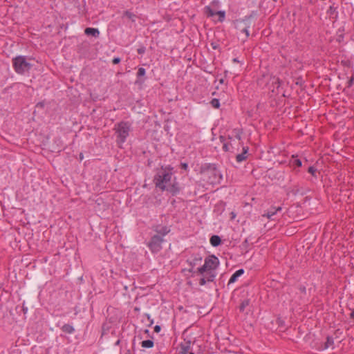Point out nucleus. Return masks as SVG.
Instances as JSON below:
<instances>
[{
    "instance_id": "nucleus-15",
    "label": "nucleus",
    "mask_w": 354,
    "mask_h": 354,
    "mask_svg": "<svg viewBox=\"0 0 354 354\" xmlns=\"http://www.w3.org/2000/svg\"><path fill=\"white\" fill-rule=\"evenodd\" d=\"M62 330L63 332L68 334H72L75 331L73 326L70 324H64L62 327Z\"/></svg>"
},
{
    "instance_id": "nucleus-8",
    "label": "nucleus",
    "mask_w": 354,
    "mask_h": 354,
    "mask_svg": "<svg viewBox=\"0 0 354 354\" xmlns=\"http://www.w3.org/2000/svg\"><path fill=\"white\" fill-rule=\"evenodd\" d=\"M202 261V257L197 254L192 256L189 259L187 260V263L189 265L190 267H192V268H194V267L198 264H200Z\"/></svg>"
},
{
    "instance_id": "nucleus-13",
    "label": "nucleus",
    "mask_w": 354,
    "mask_h": 354,
    "mask_svg": "<svg viewBox=\"0 0 354 354\" xmlns=\"http://www.w3.org/2000/svg\"><path fill=\"white\" fill-rule=\"evenodd\" d=\"M202 275H203V277H205V279L207 281H209V282L213 281L214 278L216 277V274L214 273V271L207 270Z\"/></svg>"
},
{
    "instance_id": "nucleus-33",
    "label": "nucleus",
    "mask_w": 354,
    "mask_h": 354,
    "mask_svg": "<svg viewBox=\"0 0 354 354\" xmlns=\"http://www.w3.org/2000/svg\"><path fill=\"white\" fill-rule=\"evenodd\" d=\"M161 330V327L159 326V325H156L155 327H154V331L156 333H159Z\"/></svg>"
},
{
    "instance_id": "nucleus-2",
    "label": "nucleus",
    "mask_w": 354,
    "mask_h": 354,
    "mask_svg": "<svg viewBox=\"0 0 354 354\" xmlns=\"http://www.w3.org/2000/svg\"><path fill=\"white\" fill-rule=\"evenodd\" d=\"M113 130L116 135V142L120 147H122L132 130L131 124L125 121L120 122L115 124Z\"/></svg>"
},
{
    "instance_id": "nucleus-31",
    "label": "nucleus",
    "mask_w": 354,
    "mask_h": 354,
    "mask_svg": "<svg viewBox=\"0 0 354 354\" xmlns=\"http://www.w3.org/2000/svg\"><path fill=\"white\" fill-rule=\"evenodd\" d=\"M180 167L182 169H184V170H187L188 169V165L185 162H182L180 164Z\"/></svg>"
},
{
    "instance_id": "nucleus-28",
    "label": "nucleus",
    "mask_w": 354,
    "mask_h": 354,
    "mask_svg": "<svg viewBox=\"0 0 354 354\" xmlns=\"http://www.w3.org/2000/svg\"><path fill=\"white\" fill-rule=\"evenodd\" d=\"M207 281L205 277H202L200 279L199 284L201 286H204L206 283Z\"/></svg>"
},
{
    "instance_id": "nucleus-1",
    "label": "nucleus",
    "mask_w": 354,
    "mask_h": 354,
    "mask_svg": "<svg viewBox=\"0 0 354 354\" xmlns=\"http://www.w3.org/2000/svg\"><path fill=\"white\" fill-rule=\"evenodd\" d=\"M156 187L161 191H167L172 195H176L180 192L178 183L172 173V168L163 167L158 169L153 178Z\"/></svg>"
},
{
    "instance_id": "nucleus-27",
    "label": "nucleus",
    "mask_w": 354,
    "mask_h": 354,
    "mask_svg": "<svg viewBox=\"0 0 354 354\" xmlns=\"http://www.w3.org/2000/svg\"><path fill=\"white\" fill-rule=\"evenodd\" d=\"M293 164L297 167L301 166V161L299 159L294 160Z\"/></svg>"
},
{
    "instance_id": "nucleus-9",
    "label": "nucleus",
    "mask_w": 354,
    "mask_h": 354,
    "mask_svg": "<svg viewBox=\"0 0 354 354\" xmlns=\"http://www.w3.org/2000/svg\"><path fill=\"white\" fill-rule=\"evenodd\" d=\"M282 208L281 207H271L267 212L266 214L263 216H266L269 219H273V216L278 212L281 211Z\"/></svg>"
},
{
    "instance_id": "nucleus-26",
    "label": "nucleus",
    "mask_w": 354,
    "mask_h": 354,
    "mask_svg": "<svg viewBox=\"0 0 354 354\" xmlns=\"http://www.w3.org/2000/svg\"><path fill=\"white\" fill-rule=\"evenodd\" d=\"M308 172H309L310 174H311L313 176H315V173H316V171H317V169H316L314 167H310L308 168Z\"/></svg>"
},
{
    "instance_id": "nucleus-7",
    "label": "nucleus",
    "mask_w": 354,
    "mask_h": 354,
    "mask_svg": "<svg viewBox=\"0 0 354 354\" xmlns=\"http://www.w3.org/2000/svg\"><path fill=\"white\" fill-rule=\"evenodd\" d=\"M153 230L156 232V235H160L162 238L170 232L169 227L160 225L154 226Z\"/></svg>"
},
{
    "instance_id": "nucleus-19",
    "label": "nucleus",
    "mask_w": 354,
    "mask_h": 354,
    "mask_svg": "<svg viewBox=\"0 0 354 354\" xmlns=\"http://www.w3.org/2000/svg\"><path fill=\"white\" fill-rule=\"evenodd\" d=\"M210 104L215 109H218L220 107L219 100L216 98L212 99L210 102Z\"/></svg>"
},
{
    "instance_id": "nucleus-6",
    "label": "nucleus",
    "mask_w": 354,
    "mask_h": 354,
    "mask_svg": "<svg viewBox=\"0 0 354 354\" xmlns=\"http://www.w3.org/2000/svg\"><path fill=\"white\" fill-rule=\"evenodd\" d=\"M207 173L213 176L214 177V179L211 180L210 181L211 183H215L216 182H218L222 178V175L214 166H213L212 167H209V169L207 171Z\"/></svg>"
},
{
    "instance_id": "nucleus-5",
    "label": "nucleus",
    "mask_w": 354,
    "mask_h": 354,
    "mask_svg": "<svg viewBox=\"0 0 354 354\" xmlns=\"http://www.w3.org/2000/svg\"><path fill=\"white\" fill-rule=\"evenodd\" d=\"M164 241L165 240L161 236L153 235L147 243V246L151 252L157 253L162 250V244Z\"/></svg>"
},
{
    "instance_id": "nucleus-3",
    "label": "nucleus",
    "mask_w": 354,
    "mask_h": 354,
    "mask_svg": "<svg viewBox=\"0 0 354 354\" xmlns=\"http://www.w3.org/2000/svg\"><path fill=\"white\" fill-rule=\"evenodd\" d=\"M12 62L15 72L20 75L28 72L32 68V64L28 62L26 56H17L12 58Z\"/></svg>"
},
{
    "instance_id": "nucleus-22",
    "label": "nucleus",
    "mask_w": 354,
    "mask_h": 354,
    "mask_svg": "<svg viewBox=\"0 0 354 354\" xmlns=\"http://www.w3.org/2000/svg\"><path fill=\"white\" fill-rule=\"evenodd\" d=\"M124 15L126 17H127L129 19H131L133 21H135L136 15L134 14H133L132 12L126 11Z\"/></svg>"
},
{
    "instance_id": "nucleus-20",
    "label": "nucleus",
    "mask_w": 354,
    "mask_h": 354,
    "mask_svg": "<svg viewBox=\"0 0 354 354\" xmlns=\"http://www.w3.org/2000/svg\"><path fill=\"white\" fill-rule=\"evenodd\" d=\"M216 15H218L219 16L218 21L222 22L224 21L225 17V11H218L216 12Z\"/></svg>"
},
{
    "instance_id": "nucleus-41",
    "label": "nucleus",
    "mask_w": 354,
    "mask_h": 354,
    "mask_svg": "<svg viewBox=\"0 0 354 354\" xmlns=\"http://www.w3.org/2000/svg\"><path fill=\"white\" fill-rule=\"evenodd\" d=\"M145 333H149V330L148 329L145 330Z\"/></svg>"
},
{
    "instance_id": "nucleus-10",
    "label": "nucleus",
    "mask_w": 354,
    "mask_h": 354,
    "mask_svg": "<svg viewBox=\"0 0 354 354\" xmlns=\"http://www.w3.org/2000/svg\"><path fill=\"white\" fill-rule=\"evenodd\" d=\"M244 273L243 269H239L236 270L230 277L228 285L233 283L236 281L237 279Z\"/></svg>"
},
{
    "instance_id": "nucleus-17",
    "label": "nucleus",
    "mask_w": 354,
    "mask_h": 354,
    "mask_svg": "<svg viewBox=\"0 0 354 354\" xmlns=\"http://www.w3.org/2000/svg\"><path fill=\"white\" fill-rule=\"evenodd\" d=\"M141 344H142V347L149 348H152L153 346L154 343L151 339H147V340L142 341Z\"/></svg>"
},
{
    "instance_id": "nucleus-35",
    "label": "nucleus",
    "mask_w": 354,
    "mask_h": 354,
    "mask_svg": "<svg viewBox=\"0 0 354 354\" xmlns=\"http://www.w3.org/2000/svg\"><path fill=\"white\" fill-rule=\"evenodd\" d=\"M188 270H189V272H193V273H198V274H199V273L198 272V271H197V269L195 270H194V268H192V267H190V268H189Z\"/></svg>"
},
{
    "instance_id": "nucleus-44",
    "label": "nucleus",
    "mask_w": 354,
    "mask_h": 354,
    "mask_svg": "<svg viewBox=\"0 0 354 354\" xmlns=\"http://www.w3.org/2000/svg\"><path fill=\"white\" fill-rule=\"evenodd\" d=\"M153 324V320L151 321L150 325Z\"/></svg>"
},
{
    "instance_id": "nucleus-24",
    "label": "nucleus",
    "mask_w": 354,
    "mask_h": 354,
    "mask_svg": "<svg viewBox=\"0 0 354 354\" xmlns=\"http://www.w3.org/2000/svg\"><path fill=\"white\" fill-rule=\"evenodd\" d=\"M248 28H249V26H246L245 28H243L241 30L242 32L245 33V37L248 38L249 36H250V33H249V30H248Z\"/></svg>"
},
{
    "instance_id": "nucleus-37",
    "label": "nucleus",
    "mask_w": 354,
    "mask_h": 354,
    "mask_svg": "<svg viewBox=\"0 0 354 354\" xmlns=\"http://www.w3.org/2000/svg\"><path fill=\"white\" fill-rule=\"evenodd\" d=\"M351 317L352 319H354V310H353L351 312Z\"/></svg>"
},
{
    "instance_id": "nucleus-11",
    "label": "nucleus",
    "mask_w": 354,
    "mask_h": 354,
    "mask_svg": "<svg viewBox=\"0 0 354 354\" xmlns=\"http://www.w3.org/2000/svg\"><path fill=\"white\" fill-rule=\"evenodd\" d=\"M84 33L86 35H91L94 37H98L100 35V31L97 28H86L84 30Z\"/></svg>"
},
{
    "instance_id": "nucleus-36",
    "label": "nucleus",
    "mask_w": 354,
    "mask_h": 354,
    "mask_svg": "<svg viewBox=\"0 0 354 354\" xmlns=\"http://www.w3.org/2000/svg\"><path fill=\"white\" fill-rule=\"evenodd\" d=\"M231 215H232L231 218H232V219H233V218H235V216H236V214H235L234 212H231Z\"/></svg>"
},
{
    "instance_id": "nucleus-18",
    "label": "nucleus",
    "mask_w": 354,
    "mask_h": 354,
    "mask_svg": "<svg viewBox=\"0 0 354 354\" xmlns=\"http://www.w3.org/2000/svg\"><path fill=\"white\" fill-rule=\"evenodd\" d=\"M250 304V299H246L242 301L241 304L239 306V310L241 312H243L245 310V308L248 306Z\"/></svg>"
},
{
    "instance_id": "nucleus-34",
    "label": "nucleus",
    "mask_w": 354,
    "mask_h": 354,
    "mask_svg": "<svg viewBox=\"0 0 354 354\" xmlns=\"http://www.w3.org/2000/svg\"><path fill=\"white\" fill-rule=\"evenodd\" d=\"M182 350H183V353L184 354H186L187 352H188V350H189V346H183L182 347Z\"/></svg>"
},
{
    "instance_id": "nucleus-43",
    "label": "nucleus",
    "mask_w": 354,
    "mask_h": 354,
    "mask_svg": "<svg viewBox=\"0 0 354 354\" xmlns=\"http://www.w3.org/2000/svg\"><path fill=\"white\" fill-rule=\"evenodd\" d=\"M83 158V156L82 154H80V159H82Z\"/></svg>"
},
{
    "instance_id": "nucleus-38",
    "label": "nucleus",
    "mask_w": 354,
    "mask_h": 354,
    "mask_svg": "<svg viewBox=\"0 0 354 354\" xmlns=\"http://www.w3.org/2000/svg\"><path fill=\"white\" fill-rule=\"evenodd\" d=\"M236 138L239 140H241V136H240V135H236Z\"/></svg>"
},
{
    "instance_id": "nucleus-21",
    "label": "nucleus",
    "mask_w": 354,
    "mask_h": 354,
    "mask_svg": "<svg viewBox=\"0 0 354 354\" xmlns=\"http://www.w3.org/2000/svg\"><path fill=\"white\" fill-rule=\"evenodd\" d=\"M334 344V340L333 337H328L326 342L325 343V348H328Z\"/></svg>"
},
{
    "instance_id": "nucleus-16",
    "label": "nucleus",
    "mask_w": 354,
    "mask_h": 354,
    "mask_svg": "<svg viewBox=\"0 0 354 354\" xmlns=\"http://www.w3.org/2000/svg\"><path fill=\"white\" fill-rule=\"evenodd\" d=\"M204 12L205 13V15L208 17H213L214 15H216V12L214 11L211 8L210 6H205L204 8Z\"/></svg>"
},
{
    "instance_id": "nucleus-12",
    "label": "nucleus",
    "mask_w": 354,
    "mask_h": 354,
    "mask_svg": "<svg viewBox=\"0 0 354 354\" xmlns=\"http://www.w3.org/2000/svg\"><path fill=\"white\" fill-rule=\"evenodd\" d=\"M248 151V147H243V152L236 155V160L238 162H241L247 158V153Z\"/></svg>"
},
{
    "instance_id": "nucleus-45",
    "label": "nucleus",
    "mask_w": 354,
    "mask_h": 354,
    "mask_svg": "<svg viewBox=\"0 0 354 354\" xmlns=\"http://www.w3.org/2000/svg\"><path fill=\"white\" fill-rule=\"evenodd\" d=\"M190 354H194L193 353H191Z\"/></svg>"
},
{
    "instance_id": "nucleus-42",
    "label": "nucleus",
    "mask_w": 354,
    "mask_h": 354,
    "mask_svg": "<svg viewBox=\"0 0 354 354\" xmlns=\"http://www.w3.org/2000/svg\"><path fill=\"white\" fill-rule=\"evenodd\" d=\"M127 354H131V351H130V350H128V351H127Z\"/></svg>"
},
{
    "instance_id": "nucleus-32",
    "label": "nucleus",
    "mask_w": 354,
    "mask_h": 354,
    "mask_svg": "<svg viewBox=\"0 0 354 354\" xmlns=\"http://www.w3.org/2000/svg\"><path fill=\"white\" fill-rule=\"evenodd\" d=\"M223 149L225 151H230V147H229V144L228 143H225L223 146Z\"/></svg>"
},
{
    "instance_id": "nucleus-30",
    "label": "nucleus",
    "mask_w": 354,
    "mask_h": 354,
    "mask_svg": "<svg viewBox=\"0 0 354 354\" xmlns=\"http://www.w3.org/2000/svg\"><path fill=\"white\" fill-rule=\"evenodd\" d=\"M44 107V102H38L36 105V108L37 109H43Z\"/></svg>"
},
{
    "instance_id": "nucleus-4",
    "label": "nucleus",
    "mask_w": 354,
    "mask_h": 354,
    "mask_svg": "<svg viewBox=\"0 0 354 354\" xmlns=\"http://www.w3.org/2000/svg\"><path fill=\"white\" fill-rule=\"evenodd\" d=\"M219 261L214 255L209 256L205 259V263L201 267L197 268L200 274H203L207 270L214 271L218 266Z\"/></svg>"
},
{
    "instance_id": "nucleus-25",
    "label": "nucleus",
    "mask_w": 354,
    "mask_h": 354,
    "mask_svg": "<svg viewBox=\"0 0 354 354\" xmlns=\"http://www.w3.org/2000/svg\"><path fill=\"white\" fill-rule=\"evenodd\" d=\"M145 50H146V48L145 46H141L137 50V52L138 54L142 55L145 53Z\"/></svg>"
},
{
    "instance_id": "nucleus-40",
    "label": "nucleus",
    "mask_w": 354,
    "mask_h": 354,
    "mask_svg": "<svg viewBox=\"0 0 354 354\" xmlns=\"http://www.w3.org/2000/svg\"><path fill=\"white\" fill-rule=\"evenodd\" d=\"M223 82H224L223 79H221V80H220V83H221V84H223Z\"/></svg>"
},
{
    "instance_id": "nucleus-23",
    "label": "nucleus",
    "mask_w": 354,
    "mask_h": 354,
    "mask_svg": "<svg viewBox=\"0 0 354 354\" xmlns=\"http://www.w3.org/2000/svg\"><path fill=\"white\" fill-rule=\"evenodd\" d=\"M145 73H146V71L144 68H139L138 73H137V76L138 77L144 76L145 75Z\"/></svg>"
},
{
    "instance_id": "nucleus-29",
    "label": "nucleus",
    "mask_w": 354,
    "mask_h": 354,
    "mask_svg": "<svg viewBox=\"0 0 354 354\" xmlns=\"http://www.w3.org/2000/svg\"><path fill=\"white\" fill-rule=\"evenodd\" d=\"M120 61H121L120 58H119V57H114L113 59V60H112V63L113 64H119L120 62Z\"/></svg>"
},
{
    "instance_id": "nucleus-14",
    "label": "nucleus",
    "mask_w": 354,
    "mask_h": 354,
    "mask_svg": "<svg viewBox=\"0 0 354 354\" xmlns=\"http://www.w3.org/2000/svg\"><path fill=\"white\" fill-rule=\"evenodd\" d=\"M209 241L212 246L216 247L221 244V239L219 236L213 235L211 236Z\"/></svg>"
},
{
    "instance_id": "nucleus-39",
    "label": "nucleus",
    "mask_w": 354,
    "mask_h": 354,
    "mask_svg": "<svg viewBox=\"0 0 354 354\" xmlns=\"http://www.w3.org/2000/svg\"><path fill=\"white\" fill-rule=\"evenodd\" d=\"M120 340H118V341L115 342V345H119V344H120Z\"/></svg>"
}]
</instances>
